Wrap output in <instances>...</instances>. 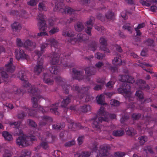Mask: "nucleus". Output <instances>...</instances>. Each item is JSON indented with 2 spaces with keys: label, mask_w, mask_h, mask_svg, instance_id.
Instances as JSON below:
<instances>
[{
  "label": "nucleus",
  "mask_w": 157,
  "mask_h": 157,
  "mask_svg": "<svg viewBox=\"0 0 157 157\" xmlns=\"http://www.w3.org/2000/svg\"><path fill=\"white\" fill-rule=\"evenodd\" d=\"M17 77L21 80L23 81V86L26 88L29 87L28 89V92L32 94L34 96L31 98V101L32 102L33 106L30 108H28L26 106L22 107L23 110L26 112H22L18 115V117L19 119H22L25 117L28 113L29 116L32 117H36L37 113V109L41 112L43 113L48 112L49 110L52 113L56 115H59V113L58 112V107L59 105V103H56L52 104L51 108L48 107H43L40 105H38V101L40 98H43V97L39 94L38 93V89L36 87L32 86L29 82L26 80V72L23 70H21L17 74Z\"/></svg>",
  "instance_id": "nucleus-1"
},
{
  "label": "nucleus",
  "mask_w": 157,
  "mask_h": 157,
  "mask_svg": "<svg viewBox=\"0 0 157 157\" xmlns=\"http://www.w3.org/2000/svg\"><path fill=\"white\" fill-rule=\"evenodd\" d=\"M47 43H44L40 45L41 50L40 51L36 50L35 51V56L37 57V59H39L42 54L44 52V49L49 45L52 47H54L55 51L51 53L50 56V61L52 65L49 68L50 72L52 74H57L59 72L58 68L56 65L58 64L59 62V57L60 56L59 49L58 48V42L54 38H51L48 39L47 40Z\"/></svg>",
  "instance_id": "nucleus-2"
},
{
  "label": "nucleus",
  "mask_w": 157,
  "mask_h": 157,
  "mask_svg": "<svg viewBox=\"0 0 157 157\" xmlns=\"http://www.w3.org/2000/svg\"><path fill=\"white\" fill-rule=\"evenodd\" d=\"M109 117L111 119H114L116 115L114 114H109L105 112L104 108L101 107L97 114L92 119L93 121V128H100L99 124L103 121H108Z\"/></svg>",
  "instance_id": "nucleus-3"
},
{
  "label": "nucleus",
  "mask_w": 157,
  "mask_h": 157,
  "mask_svg": "<svg viewBox=\"0 0 157 157\" xmlns=\"http://www.w3.org/2000/svg\"><path fill=\"white\" fill-rule=\"evenodd\" d=\"M55 7L54 9V11H56L59 10V12L62 13H66L70 15H74V17H71L67 21V23H70L71 22L75 21L77 20V14L75 13V10L73 9L68 6H64L63 3V0H61L60 2H56L55 3Z\"/></svg>",
  "instance_id": "nucleus-4"
},
{
  "label": "nucleus",
  "mask_w": 157,
  "mask_h": 157,
  "mask_svg": "<svg viewBox=\"0 0 157 157\" xmlns=\"http://www.w3.org/2000/svg\"><path fill=\"white\" fill-rule=\"evenodd\" d=\"M84 70L87 76L82 75V71H78L76 69L73 68L72 69L73 74L72 75L73 78L78 80H84L86 81H89L90 79L89 76L94 75L96 73L95 68L92 67H86Z\"/></svg>",
  "instance_id": "nucleus-5"
},
{
  "label": "nucleus",
  "mask_w": 157,
  "mask_h": 157,
  "mask_svg": "<svg viewBox=\"0 0 157 157\" xmlns=\"http://www.w3.org/2000/svg\"><path fill=\"white\" fill-rule=\"evenodd\" d=\"M71 90L73 91H76L78 92V96L76 98L79 99H84V101L86 102L90 100V96L87 94L88 91L90 87L87 86L80 88L77 85H75L73 86H71ZM84 101V100H83Z\"/></svg>",
  "instance_id": "nucleus-6"
},
{
  "label": "nucleus",
  "mask_w": 157,
  "mask_h": 157,
  "mask_svg": "<svg viewBox=\"0 0 157 157\" xmlns=\"http://www.w3.org/2000/svg\"><path fill=\"white\" fill-rule=\"evenodd\" d=\"M54 78L57 84L61 86L64 92L66 94H68L70 86L66 84L65 79L62 78L60 76H56Z\"/></svg>",
  "instance_id": "nucleus-7"
},
{
  "label": "nucleus",
  "mask_w": 157,
  "mask_h": 157,
  "mask_svg": "<svg viewBox=\"0 0 157 157\" xmlns=\"http://www.w3.org/2000/svg\"><path fill=\"white\" fill-rule=\"evenodd\" d=\"M38 17V19L40 21L37 24L39 29L40 31H45L47 27L46 22L44 20L45 19L44 16L41 13H39Z\"/></svg>",
  "instance_id": "nucleus-8"
},
{
  "label": "nucleus",
  "mask_w": 157,
  "mask_h": 157,
  "mask_svg": "<svg viewBox=\"0 0 157 157\" xmlns=\"http://www.w3.org/2000/svg\"><path fill=\"white\" fill-rule=\"evenodd\" d=\"M111 147L108 144L101 146L99 150V155L101 157L107 156L109 155Z\"/></svg>",
  "instance_id": "nucleus-9"
},
{
  "label": "nucleus",
  "mask_w": 157,
  "mask_h": 157,
  "mask_svg": "<svg viewBox=\"0 0 157 157\" xmlns=\"http://www.w3.org/2000/svg\"><path fill=\"white\" fill-rule=\"evenodd\" d=\"M15 54L16 58L18 60L20 59H27L28 57V55L25 53L23 50L21 48L15 49Z\"/></svg>",
  "instance_id": "nucleus-10"
},
{
  "label": "nucleus",
  "mask_w": 157,
  "mask_h": 157,
  "mask_svg": "<svg viewBox=\"0 0 157 157\" xmlns=\"http://www.w3.org/2000/svg\"><path fill=\"white\" fill-rule=\"evenodd\" d=\"M86 37V35L85 34L79 33L77 35V38H71L69 40L68 42L71 44H74L76 42H81L87 40V39Z\"/></svg>",
  "instance_id": "nucleus-11"
},
{
  "label": "nucleus",
  "mask_w": 157,
  "mask_h": 157,
  "mask_svg": "<svg viewBox=\"0 0 157 157\" xmlns=\"http://www.w3.org/2000/svg\"><path fill=\"white\" fill-rule=\"evenodd\" d=\"M16 143L19 146L23 147L28 146L30 145V143L28 140L27 137L23 136H19L16 140Z\"/></svg>",
  "instance_id": "nucleus-12"
},
{
  "label": "nucleus",
  "mask_w": 157,
  "mask_h": 157,
  "mask_svg": "<svg viewBox=\"0 0 157 157\" xmlns=\"http://www.w3.org/2000/svg\"><path fill=\"white\" fill-rule=\"evenodd\" d=\"M44 60L41 58L40 60H38L36 65L34 67V71L35 74L39 75L42 71L43 68Z\"/></svg>",
  "instance_id": "nucleus-13"
},
{
  "label": "nucleus",
  "mask_w": 157,
  "mask_h": 157,
  "mask_svg": "<svg viewBox=\"0 0 157 157\" xmlns=\"http://www.w3.org/2000/svg\"><path fill=\"white\" fill-rule=\"evenodd\" d=\"M118 79L119 81L124 82L133 83L135 82L134 78L129 75H120Z\"/></svg>",
  "instance_id": "nucleus-14"
},
{
  "label": "nucleus",
  "mask_w": 157,
  "mask_h": 157,
  "mask_svg": "<svg viewBox=\"0 0 157 157\" xmlns=\"http://www.w3.org/2000/svg\"><path fill=\"white\" fill-rule=\"evenodd\" d=\"M36 47V44L29 39L26 40L23 44V47L27 50L32 51Z\"/></svg>",
  "instance_id": "nucleus-15"
},
{
  "label": "nucleus",
  "mask_w": 157,
  "mask_h": 157,
  "mask_svg": "<svg viewBox=\"0 0 157 157\" xmlns=\"http://www.w3.org/2000/svg\"><path fill=\"white\" fill-rule=\"evenodd\" d=\"M15 69V67L13 65V59L10 58L8 63L5 64V69L7 72L12 73L14 71Z\"/></svg>",
  "instance_id": "nucleus-16"
},
{
  "label": "nucleus",
  "mask_w": 157,
  "mask_h": 157,
  "mask_svg": "<svg viewBox=\"0 0 157 157\" xmlns=\"http://www.w3.org/2000/svg\"><path fill=\"white\" fill-rule=\"evenodd\" d=\"M71 54V53H69L67 55L64 54L63 56L64 57L63 58V59H61L60 63L64 67H71L73 66V65L69 64V62L70 61V55Z\"/></svg>",
  "instance_id": "nucleus-17"
},
{
  "label": "nucleus",
  "mask_w": 157,
  "mask_h": 157,
  "mask_svg": "<svg viewBox=\"0 0 157 157\" xmlns=\"http://www.w3.org/2000/svg\"><path fill=\"white\" fill-rule=\"evenodd\" d=\"M43 79L44 82L48 85H52L54 82L52 75L47 73L44 74Z\"/></svg>",
  "instance_id": "nucleus-18"
},
{
  "label": "nucleus",
  "mask_w": 157,
  "mask_h": 157,
  "mask_svg": "<svg viewBox=\"0 0 157 157\" xmlns=\"http://www.w3.org/2000/svg\"><path fill=\"white\" fill-rule=\"evenodd\" d=\"M99 42L101 45L103 46V48L100 47L101 50H103L105 53V52L109 53V50L106 48V46L107 45V40L103 36L100 37Z\"/></svg>",
  "instance_id": "nucleus-19"
},
{
  "label": "nucleus",
  "mask_w": 157,
  "mask_h": 157,
  "mask_svg": "<svg viewBox=\"0 0 157 157\" xmlns=\"http://www.w3.org/2000/svg\"><path fill=\"white\" fill-rule=\"evenodd\" d=\"M136 83L140 89H146L149 90L150 89L148 85L146 84L145 81L143 80L139 79L137 80Z\"/></svg>",
  "instance_id": "nucleus-20"
},
{
  "label": "nucleus",
  "mask_w": 157,
  "mask_h": 157,
  "mask_svg": "<svg viewBox=\"0 0 157 157\" xmlns=\"http://www.w3.org/2000/svg\"><path fill=\"white\" fill-rule=\"evenodd\" d=\"M131 87L128 84H124V86H122L118 89V91L121 93L128 94L130 91Z\"/></svg>",
  "instance_id": "nucleus-21"
},
{
  "label": "nucleus",
  "mask_w": 157,
  "mask_h": 157,
  "mask_svg": "<svg viewBox=\"0 0 157 157\" xmlns=\"http://www.w3.org/2000/svg\"><path fill=\"white\" fill-rule=\"evenodd\" d=\"M42 121L39 122V124L40 126H44L48 122H51L52 121V118L50 117L47 116H44L41 117Z\"/></svg>",
  "instance_id": "nucleus-22"
},
{
  "label": "nucleus",
  "mask_w": 157,
  "mask_h": 157,
  "mask_svg": "<svg viewBox=\"0 0 157 157\" xmlns=\"http://www.w3.org/2000/svg\"><path fill=\"white\" fill-rule=\"evenodd\" d=\"M62 35L64 36H68L70 37V38H72L74 36V34L73 33L72 31L69 28H64L63 31Z\"/></svg>",
  "instance_id": "nucleus-23"
},
{
  "label": "nucleus",
  "mask_w": 157,
  "mask_h": 157,
  "mask_svg": "<svg viewBox=\"0 0 157 157\" xmlns=\"http://www.w3.org/2000/svg\"><path fill=\"white\" fill-rule=\"evenodd\" d=\"M67 122L68 123V128H82L80 123H75L72 120H67Z\"/></svg>",
  "instance_id": "nucleus-24"
},
{
  "label": "nucleus",
  "mask_w": 157,
  "mask_h": 157,
  "mask_svg": "<svg viewBox=\"0 0 157 157\" xmlns=\"http://www.w3.org/2000/svg\"><path fill=\"white\" fill-rule=\"evenodd\" d=\"M11 27L13 31H19L21 29L20 24L18 22H14L11 25Z\"/></svg>",
  "instance_id": "nucleus-25"
},
{
  "label": "nucleus",
  "mask_w": 157,
  "mask_h": 157,
  "mask_svg": "<svg viewBox=\"0 0 157 157\" xmlns=\"http://www.w3.org/2000/svg\"><path fill=\"white\" fill-rule=\"evenodd\" d=\"M91 153L88 151H82L81 153H76L74 155L75 157H88Z\"/></svg>",
  "instance_id": "nucleus-26"
},
{
  "label": "nucleus",
  "mask_w": 157,
  "mask_h": 157,
  "mask_svg": "<svg viewBox=\"0 0 157 157\" xmlns=\"http://www.w3.org/2000/svg\"><path fill=\"white\" fill-rule=\"evenodd\" d=\"M91 106L89 105H85L80 106L78 110L80 112L86 113L91 110Z\"/></svg>",
  "instance_id": "nucleus-27"
},
{
  "label": "nucleus",
  "mask_w": 157,
  "mask_h": 157,
  "mask_svg": "<svg viewBox=\"0 0 157 157\" xmlns=\"http://www.w3.org/2000/svg\"><path fill=\"white\" fill-rule=\"evenodd\" d=\"M105 17L108 19L113 20L115 18V15L111 10H109L105 13Z\"/></svg>",
  "instance_id": "nucleus-28"
},
{
  "label": "nucleus",
  "mask_w": 157,
  "mask_h": 157,
  "mask_svg": "<svg viewBox=\"0 0 157 157\" xmlns=\"http://www.w3.org/2000/svg\"><path fill=\"white\" fill-rule=\"evenodd\" d=\"M71 98L69 96L66 97L63 99L61 103L62 107L66 108L67 105L70 102Z\"/></svg>",
  "instance_id": "nucleus-29"
},
{
  "label": "nucleus",
  "mask_w": 157,
  "mask_h": 157,
  "mask_svg": "<svg viewBox=\"0 0 157 157\" xmlns=\"http://www.w3.org/2000/svg\"><path fill=\"white\" fill-rule=\"evenodd\" d=\"M144 94L140 90L136 91V92L135 95L137 98V100L140 101L141 103L144 99Z\"/></svg>",
  "instance_id": "nucleus-30"
},
{
  "label": "nucleus",
  "mask_w": 157,
  "mask_h": 157,
  "mask_svg": "<svg viewBox=\"0 0 157 157\" xmlns=\"http://www.w3.org/2000/svg\"><path fill=\"white\" fill-rule=\"evenodd\" d=\"M12 91L13 94L18 95L22 94H23L22 89L19 88L16 86H14L13 87Z\"/></svg>",
  "instance_id": "nucleus-31"
},
{
  "label": "nucleus",
  "mask_w": 157,
  "mask_h": 157,
  "mask_svg": "<svg viewBox=\"0 0 157 157\" xmlns=\"http://www.w3.org/2000/svg\"><path fill=\"white\" fill-rule=\"evenodd\" d=\"M74 27L76 31L81 32L84 28V25L82 22L78 21L75 25Z\"/></svg>",
  "instance_id": "nucleus-32"
},
{
  "label": "nucleus",
  "mask_w": 157,
  "mask_h": 157,
  "mask_svg": "<svg viewBox=\"0 0 157 157\" xmlns=\"http://www.w3.org/2000/svg\"><path fill=\"white\" fill-rule=\"evenodd\" d=\"M125 131L127 134L130 136H133L136 134V131L134 128H126Z\"/></svg>",
  "instance_id": "nucleus-33"
},
{
  "label": "nucleus",
  "mask_w": 157,
  "mask_h": 157,
  "mask_svg": "<svg viewBox=\"0 0 157 157\" xmlns=\"http://www.w3.org/2000/svg\"><path fill=\"white\" fill-rule=\"evenodd\" d=\"M2 134L6 140L11 141L13 139L12 135L7 131L3 132Z\"/></svg>",
  "instance_id": "nucleus-34"
},
{
  "label": "nucleus",
  "mask_w": 157,
  "mask_h": 157,
  "mask_svg": "<svg viewBox=\"0 0 157 157\" xmlns=\"http://www.w3.org/2000/svg\"><path fill=\"white\" fill-rule=\"evenodd\" d=\"M124 133V132L122 130H116L113 131L112 134L115 136H123Z\"/></svg>",
  "instance_id": "nucleus-35"
},
{
  "label": "nucleus",
  "mask_w": 157,
  "mask_h": 157,
  "mask_svg": "<svg viewBox=\"0 0 157 157\" xmlns=\"http://www.w3.org/2000/svg\"><path fill=\"white\" fill-rule=\"evenodd\" d=\"M103 95L102 94H100L99 96H97L96 98L97 103L101 105H107V104L105 103L103 99Z\"/></svg>",
  "instance_id": "nucleus-36"
},
{
  "label": "nucleus",
  "mask_w": 157,
  "mask_h": 157,
  "mask_svg": "<svg viewBox=\"0 0 157 157\" xmlns=\"http://www.w3.org/2000/svg\"><path fill=\"white\" fill-rule=\"evenodd\" d=\"M13 154L12 151L10 149H5L3 157H11Z\"/></svg>",
  "instance_id": "nucleus-37"
},
{
  "label": "nucleus",
  "mask_w": 157,
  "mask_h": 157,
  "mask_svg": "<svg viewBox=\"0 0 157 157\" xmlns=\"http://www.w3.org/2000/svg\"><path fill=\"white\" fill-rule=\"evenodd\" d=\"M122 61L121 59L117 57H115L112 61V63L116 66L121 65Z\"/></svg>",
  "instance_id": "nucleus-38"
},
{
  "label": "nucleus",
  "mask_w": 157,
  "mask_h": 157,
  "mask_svg": "<svg viewBox=\"0 0 157 157\" xmlns=\"http://www.w3.org/2000/svg\"><path fill=\"white\" fill-rule=\"evenodd\" d=\"M27 140H28L30 144V145L32 144L33 141H36V140L34 136L31 134L28 135L26 136Z\"/></svg>",
  "instance_id": "nucleus-39"
},
{
  "label": "nucleus",
  "mask_w": 157,
  "mask_h": 157,
  "mask_svg": "<svg viewBox=\"0 0 157 157\" xmlns=\"http://www.w3.org/2000/svg\"><path fill=\"white\" fill-rule=\"evenodd\" d=\"M0 76H1L3 80L6 82V80L8 78V75L6 72L3 71H1L0 72Z\"/></svg>",
  "instance_id": "nucleus-40"
},
{
  "label": "nucleus",
  "mask_w": 157,
  "mask_h": 157,
  "mask_svg": "<svg viewBox=\"0 0 157 157\" xmlns=\"http://www.w3.org/2000/svg\"><path fill=\"white\" fill-rule=\"evenodd\" d=\"M97 43L95 41H92L89 45V48L90 50L94 52L96 49L97 46Z\"/></svg>",
  "instance_id": "nucleus-41"
},
{
  "label": "nucleus",
  "mask_w": 157,
  "mask_h": 157,
  "mask_svg": "<svg viewBox=\"0 0 157 157\" xmlns=\"http://www.w3.org/2000/svg\"><path fill=\"white\" fill-rule=\"evenodd\" d=\"M9 124L10 125H13V128H19L21 124V122L20 121L17 122H9Z\"/></svg>",
  "instance_id": "nucleus-42"
},
{
  "label": "nucleus",
  "mask_w": 157,
  "mask_h": 157,
  "mask_svg": "<svg viewBox=\"0 0 157 157\" xmlns=\"http://www.w3.org/2000/svg\"><path fill=\"white\" fill-rule=\"evenodd\" d=\"M14 134L16 135H25L21 128H15Z\"/></svg>",
  "instance_id": "nucleus-43"
},
{
  "label": "nucleus",
  "mask_w": 157,
  "mask_h": 157,
  "mask_svg": "<svg viewBox=\"0 0 157 157\" xmlns=\"http://www.w3.org/2000/svg\"><path fill=\"white\" fill-rule=\"evenodd\" d=\"M136 104L135 103H133V102H131L128 104V107L129 108H130L132 109H133L135 108H140V109H143L140 106H139V107L136 106Z\"/></svg>",
  "instance_id": "nucleus-44"
},
{
  "label": "nucleus",
  "mask_w": 157,
  "mask_h": 157,
  "mask_svg": "<svg viewBox=\"0 0 157 157\" xmlns=\"http://www.w3.org/2000/svg\"><path fill=\"white\" fill-rule=\"evenodd\" d=\"M40 0H30L27 2V4L28 5L33 6H36Z\"/></svg>",
  "instance_id": "nucleus-45"
},
{
  "label": "nucleus",
  "mask_w": 157,
  "mask_h": 157,
  "mask_svg": "<svg viewBox=\"0 0 157 157\" xmlns=\"http://www.w3.org/2000/svg\"><path fill=\"white\" fill-rule=\"evenodd\" d=\"M38 9L40 11H46L47 8L43 2H40L38 5Z\"/></svg>",
  "instance_id": "nucleus-46"
},
{
  "label": "nucleus",
  "mask_w": 157,
  "mask_h": 157,
  "mask_svg": "<svg viewBox=\"0 0 157 157\" xmlns=\"http://www.w3.org/2000/svg\"><path fill=\"white\" fill-rule=\"evenodd\" d=\"M146 2L144 0H140V2L143 6H151L150 0H146Z\"/></svg>",
  "instance_id": "nucleus-47"
},
{
  "label": "nucleus",
  "mask_w": 157,
  "mask_h": 157,
  "mask_svg": "<svg viewBox=\"0 0 157 157\" xmlns=\"http://www.w3.org/2000/svg\"><path fill=\"white\" fill-rule=\"evenodd\" d=\"M65 127V123L64 122L58 123L52 125V128H64Z\"/></svg>",
  "instance_id": "nucleus-48"
},
{
  "label": "nucleus",
  "mask_w": 157,
  "mask_h": 157,
  "mask_svg": "<svg viewBox=\"0 0 157 157\" xmlns=\"http://www.w3.org/2000/svg\"><path fill=\"white\" fill-rule=\"evenodd\" d=\"M138 139L140 140V143L141 145H143L147 141V138L144 136L139 137Z\"/></svg>",
  "instance_id": "nucleus-49"
},
{
  "label": "nucleus",
  "mask_w": 157,
  "mask_h": 157,
  "mask_svg": "<svg viewBox=\"0 0 157 157\" xmlns=\"http://www.w3.org/2000/svg\"><path fill=\"white\" fill-rule=\"evenodd\" d=\"M129 23H127L125 24L123 27V28L125 30H127L130 33H132V29L130 26Z\"/></svg>",
  "instance_id": "nucleus-50"
},
{
  "label": "nucleus",
  "mask_w": 157,
  "mask_h": 157,
  "mask_svg": "<svg viewBox=\"0 0 157 157\" xmlns=\"http://www.w3.org/2000/svg\"><path fill=\"white\" fill-rule=\"evenodd\" d=\"M41 147L45 150H48L49 149L48 144L45 142L42 141L40 144Z\"/></svg>",
  "instance_id": "nucleus-51"
},
{
  "label": "nucleus",
  "mask_w": 157,
  "mask_h": 157,
  "mask_svg": "<svg viewBox=\"0 0 157 157\" xmlns=\"http://www.w3.org/2000/svg\"><path fill=\"white\" fill-rule=\"evenodd\" d=\"M59 30V29L58 27H54L49 31V32L50 34H53L58 32Z\"/></svg>",
  "instance_id": "nucleus-52"
},
{
  "label": "nucleus",
  "mask_w": 157,
  "mask_h": 157,
  "mask_svg": "<svg viewBox=\"0 0 157 157\" xmlns=\"http://www.w3.org/2000/svg\"><path fill=\"white\" fill-rule=\"evenodd\" d=\"M141 116L140 113H135L132 115V118L133 120H137L139 119Z\"/></svg>",
  "instance_id": "nucleus-53"
},
{
  "label": "nucleus",
  "mask_w": 157,
  "mask_h": 157,
  "mask_svg": "<svg viewBox=\"0 0 157 157\" xmlns=\"http://www.w3.org/2000/svg\"><path fill=\"white\" fill-rule=\"evenodd\" d=\"M92 29V26H87L86 28L85 29L86 33L89 36H91V29Z\"/></svg>",
  "instance_id": "nucleus-54"
},
{
  "label": "nucleus",
  "mask_w": 157,
  "mask_h": 157,
  "mask_svg": "<svg viewBox=\"0 0 157 157\" xmlns=\"http://www.w3.org/2000/svg\"><path fill=\"white\" fill-rule=\"evenodd\" d=\"M75 144V142L73 140H72L71 141H69L66 142L64 145V146L66 147H70L72 146H73Z\"/></svg>",
  "instance_id": "nucleus-55"
},
{
  "label": "nucleus",
  "mask_w": 157,
  "mask_h": 157,
  "mask_svg": "<svg viewBox=\"0 0 157 157\" xmlns=\"http://www.w3.org/2000/svg\"><path fill=\"white\" fill-rule=\"evenodd\" d=\"M110 104L113 105L117 106L120 105V102L115 99L111 100L110 101Z\"/></svg>",
  "instance_id": "nucleus-56"
},
{
  "label": "nucleus",
  "mask_w": 157,
  "mask_h": 157,
  "mask_svg": "<svg viewBox=\"0 0 157 157\" xmlns=\"http://www.w3.org/2000/svg\"><path fill=\"white\" fill-rule=\"evenodd\" d=\"M129 116L127 115H124L120 119V121L121 123H123L125 121H126L129 119Z\"/></svg>",
  "instance_id": "nucleus-57"
},
{
  "label": "nucleus",
  "mask_w": 157,
  "mask_h": 157,
  "mask_svg": "<svg viewBox=\"0 0 157 157\" xmlns=\"http://www.w3.org/2000/svg\"><path fill=\"white\" fill-rule=\"evenodd\" d=\"M16 44L17 46L22 47L23 46V44L21 40L19 38H17L16 40Z\"/></svg>",
  "instance_id": "nucleus-58"
},
{
  "label": "nucleus",
  "mask_w": 157,
  "mask_h": 157,
  "mask_svg": "<svg viewBox=\"0 0 157 157\" xmlns=\"http://www.w3.org/2000/svg\"><path fill=\"white\" fill-rule=\"evenodd\" d=\"M125 155L124 153L121 152H117L114 153V156L115 157H123Z\"/></svg>",
  "instance_id": "nucleus-59"
},
{
  "label": "nucleus",
  "mask_w": 157,
  "mask_h": 157,
  "mask_svg": "<svg viewBox=\"0 0 157 157\" xmlns=\"http://www.w3.org/2000/svg\"><path fill=\"white\" fill-rule=\"evenodd\" d=\"M33 130L31 131V134H34L35 135L39 137L40 136V133L37 132L38 130H39V128H33Z\"/></svg>",
  "instance_id": "nucleus-60"
},
{
  "label": "nucleus",
  "mask_w": 157,
  "mask_h": 157,
  "mask_svg": "<svg viewBox=\"0 0 157 157\" xmlns=\"http://www.w3.org/2000/svg\"><path fill=\"white\" fill-rule=\"evenodd\" d=\"M96 17L98 19L102 21H105V17L101 13H97L96 14Z\"/></svg>",
  "instance_id": "nucleus-61"
},
{
  "label": "nucleus",
  "mask_w": 157,
  "mask_h": 157,
  "mask_svg": "<svg viewBox=\"0 0 157 157\" xmlns=\"http://www.w3.org/2000/svg\"><path fill=\"white\" fill-rule=\"evenodd\" d=\"M13 108V106L12 104L8 103H6L4 104L3 108L6 110V108L8 109L9 108L10 109H12Z\"/></svg>",
  "instance_id": "nucleus-62"
},
{
  "label": "nucleus",
  "mask_w": 157,
  "mask_h": 157,
  "mask_svg": "<svg viewBox=\"0 0 157 157\" xmlns=\"http://www.w3.org/2000/svg\"><path fill=\"white\" fill-rule=\"evenodd\" d=\"M28 121L29 126L32 127L33 128H36V124L34 121L31 119H29Z\"/></svg>",
  "instance_id": "nucleus-63"
},
{
  "label": "nucleus",
  "mask_w": 157,
  "mask_h": 157,
  "mask_svg": "<svg viewBox=\"0 0 157 157\" xmlns=\"http://www.w3.org/2000/svg\"><path fill=\"white\" fill-rule=\"evenodd\" d=\"M22 153L26 156H29L30 155L31 152L28 150L25 149L22 151Z\"/></svg>",
  "instance_id": "nucleus-64"
}]
</instances>
